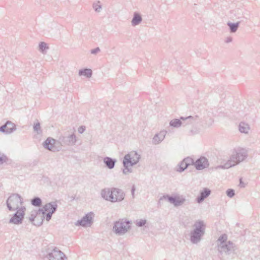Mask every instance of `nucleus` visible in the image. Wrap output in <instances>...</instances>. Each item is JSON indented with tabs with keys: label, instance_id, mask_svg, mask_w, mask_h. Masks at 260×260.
<instances>
[{
	"label": "nucleus",
	"instance_id": "obj_1",
	"mask_svg": "<svg viewBox=\"0 0 260 260\" xmlns=\"http://www.w3.org/2000/svg\"><path fill=\"white\" fill-rule=\"evenodd\" d=\"M101 196L105 200L112 202L121 201L124 199V194L117 188L104 190Z\"/></svg>",
	"mask_w": 260,
	"mask_h": 260
},
{
	"label": "nucleus",
	"instance_id": "obj_2",
	"mask_svg": "<svg viewBox=\"0 0 260 260\" xmlns=\"http://www.w3.org/2000/svg\"><path fill=\"white\" fill-rule=\"evenodd\" d=\"M22 203V199L17 193L12 194L7 199L6 205L9 211L18 210Z\"/></svg>",
	"mask_w": 260,
	"mask_h": 260
},
{
	"label": "nucleus",
	"instance_id": "obj_3",
	"mask_svg": "<svg viewBox=\"0 0 260 260\" xmlns=\"http://www.w3.org/2000/svg\"><path fill=\"white\" fill-rule=\"evenodd\" d=\"M43 209H39L38 210H34L31 211L30 217H29V220L36 226H40L42 224L44 219V212Z\"/></svg>",
	"mask_w": 260,
	"mask_h": 260
},
{
	"label": "nucleus",
	"instance_id": "obj_4",
	"mask_svg": "<svg viewBox=\"0 0 260 260\" xmlns=\"http://www.w3.org/2000/svg\"><path fill=\"white\" fill-rule=\"evenodd\" d=\"M130 228L129 222L125 219L116 221L113 226V231L117 234H123Z\"/></svg>",
	"mask_w": 260,
	"mask_h": 260
},
{
	"label": "nucleus",
	"instance_id": "obj_5",
	"mask_svg": "<svg viewBox=\"0 0 260 260\" xmlns=\"http://www.w3.org/2000/svg\"><path fill=\"white\" fill-rule=\"evenodd\" d=\"M45 148L53 152L59 151L60 150V144L59 141H56L55 139L48 138L43 143Z\"/></svg>",
	"mask_w": 260,
	"mask_h": 260
},
{
	"label": "nucleus",
	"instance_id": "obj_6",
	"mask_svg": "<svg viewBox=\"0 0 260 260\" xmlns=\"http://www.w3.org/2000/svg\"><path fill=\"white\" fill-rule=\"evenodd\" d=\"M25 210L24 207H21L10 218L9 223L17 225L21 224L24 217Z\"/></svg>",
	"mask_w": 260,
	"mask_h": 260
},
{
	"label": "nucleus",
	"instance_id": "obj_7",
	"mask_svg": "<svg viewBox=\"0 0 260 260\" xmlns=\"http://www.w3.org/2000/svg\"><path fill=\"white\" fill-rule=\"evenodd\" d=\"M139 156L136 152H131L125 156L123 165L126 168L136 164L139 160Z\"/></svg>",
	"mask_w": 260,
	"mask_h": 260
},
{
	"label": "nucleus",
	"instance_id": "obj_8",
	"mask_svg": "<svg viewBox=\"0 0 260 260\" xmlns=\"http://www.w3.org/2000/svg\"><path fill=\"white\" fill-rule=\"evenodd\" d=\"M46 257L48 260H67V257L64 253L56 247L49 252Z\"/></svg>",
	"mask_w": 260,
	"mask_h": 260
},
{
	"label": "nucleus",
	"instance_id": "obj_9",
	"mask_svg": "<svg viewBox=\"0 0 260 260\" xmlns=\"http://www.w3.org/2000/svg\"><path fill=\"white\" fill-rule=\"evenodd\" d=\"M60 147L62 145L72 146L75 144L76 142V136L74 134L68 136H62L59 138Z\"/></svg>",
	"mask_w": 260,
	"mask_h": 260
},
{
	"label": "nucleus",
	"instance_id": "obj_10",
	"mask_svg": "<svg viewBox=\"0 0 260 260\" xmlns=\"http://www.w3.org/2000/svg\"><path fill=\"white\" fill-rule=\"evenodd\" d=\"M15 129V124L10 121H7L4 125L0 127V132L6 134H10Z\"/></svg>",
	"mask_w": 260,
	"mask_h": 260
},
{
	"label": "nucleus",
	"instance_id": "obj_11",
	"mask_svg": "<svg viewBox=\"0 0 260 260\" xmlns=\"http://www.w3.org/2000/svg\"><path fill=\"white\" fill-rule=\"evenodd\" d=\"M92 219L91 214H87L81 219L78 220L75 224L77 226L80 225L82 226H90L92 222Z\"/></svg>",
	"mask_w": 260,
	"mask_h": 260
},
{
	"label": "nucleus",
	"instance_id": "obj_12",
	"mask_svg": "<svg viewBox=\"0 0 260 260\" xmlns=\"http://www.w3.org/2000/svg\"><path fill=\"white\" fill-rule=\"evenodd\" d=\"M57 208V204L56 202H52L46 204L42 209L44 210V214L45 212H51L54 213Z\"/></svg>",
	"mask_w": 260,
	"mask_h": 260
},
{
	"label": "nucleus",
	"instance_id": "obj_13",
	"mask_svg": "<svg viewBox=\"0 0 260 260\" xmlns=\"http://www.w3.org/2000/svg\"><path fill=\"white\" fill-rule=\"evenodd\" d=\"M194 165L198 170H202L207 167L209 166V163L206 158L201 157L196 161Z\"/></svg>",
	"mask_w": 260,
	"mask_h": 260
},
{
	"label": "nucleus",
	"instance_id": "obj_14",
	"mask_svg": "<svg viewBox=\"0 0 260 260\" xmlns=\"http://www.w3.org/2000/svg\"><path fill=\"white\" fill-rule=\"evenodd\" d=\"M164 199H167L169 202L173 204L174 206H177L181 205L184 202V199L179 196L173 197H164Z\"/></svg>",
	"mask_w": 260,
	"mask_h": 260
},
{
	"label": "nucleus",
	"instance_id": "obj_15",
	"mask_svg": "<svg viewBox=\"0 0 260 260\" xmlns=\"http://www.w3.org/2000/svg\"><path fill=\"white\" fill-rule=\"evenodd\" d=\"M204 231V225L202 222L198 221L195 224V230L194 232V236H197L198 235L200 236L203 233Z\"/></svg>",
	"mask_w": 260,
	"mask_h": 260
},
{
	"label": "nucleus",
	"instance_id": "obj_16",
	"mask_svg": "<svg viewBox=\"0 0 260 260\" xmlns=\"http://www.w3.org/2000/svg\"><path fill=\"white\" fill-rule=\"evenodd\" d=\"M193 163V160L192 158L190 157H187L183 159L181 162L180 163V171H182L184 169H185L188 166L192 164Z\"/></svg>",
	"mask_w": 260,
	"mask_h": 260
},
{
	"label": "nucleus",
	"instance_id": "obj_17",
	"mask_svg": "<svg viewBox=\"0 0 260 260\" xmlns=\"http://www.w3.org/2000/svg\"><path fill=\"white\" fill-rule=\"evenodd\" d=\"M78 74L80 76H84L89 78L92 76V71L90 69H82L79 71Z\"/></svg>",
	"mask_w": 260,
	"mask_h": 260
},
{
	"label": "nucleus",
	"instance_id": "obj_18",
	"mask_svg": "<svg viewBox=\"0 0 260 260\" xmlns=\"http://www.w3.org/2000/svg\"><path fill=\"white\" fill-rule=\"evenodd\" d=\"M210 193V190L208 189H205L203 191L201 192V197L198 198V202H201L205 198L208 197Z\"/></svg>",
	"mask_w": 260,
	"mask_h": 260
},
{
	"label": "nucleus",
	"instance_id": "obj_19",
	"mask_svg": "<svg viewBox=\"0 0 260 260\" xmlns=\"http://www.w3.org/2000/svg\"><path fill=\"white\" fill-rule=\"evenodd\" d=\"M42 200L39 197H35L31 200L32 205L36 207H40L42 205Z\"/></svg>",
	"mask_w": 260,
	"mask_h": 260
},
{
	"label": "nucleus",
	"instance_id": "obj_20",
	"mask_svg": "<svg viewBox=\"0 0 260 260\" xmlns=\"http://www.w3.org/2000/svg\"><path fill=\"white\" fill-rule=\"evenodd\" d=\"M235 159H236L235 157H233L231 158V160H229V163L226 164L224 166V168H229L232 166H234L235 165H237L238 163H239V161L238 160H235Z\"/></svg>",
	"mask_w": 260,
	"mask_h": 260
},
{
	"label": "nucleus",
	"instance_id": "obj_21",
	"mask_svg": "<svg viewBox=\"0 0 260 260\" xmlns=\"http://www.w3.org/2000/svg\"><path fill=\"white\" fill-rule=\"evenodd\" d=\"M39 50L42 53H45L46 50L49 49L47 44L43 42H41L39 45Z\"/></svg>",
	"mask_w": 260,
	"mask_h": 260
},
{
	"label": "nucleus",
	"instance_id": "obj_22",
	"mask_svg": "<svg viewBox=\"0 0 260 260\" xmlns=\"http://www.w3.org/2000/svg\"><path fill=\"white\" fill-rule=\"evenodd\" d=\"M104 162L110 169L113 168L115 164V162L112 159L108 157L105 158Z\"/></svg>",
	"mask_w": 260,
	"mask_h": 260
},
{
	"label": "nucleus",
	"instance_id": "obj_23",
	"mask_svg": "<svg viewBox=\"0 0 260 260\" xmlns=\"http://www.w3.org/2000/svg\"><path fill=\"white\" fill-rule=\"evenodd\" d=\"M141 21V17L140 15L136 14L132 20V24L134 25L138 24Z\"/></svg>",
	"mask_w": 260,
	"mask_h": 260
},
{
	"label": "nucleus",
	"instance_id": "obj_24",
	"mask_svg": "<svg viewBox=\"0 0 260 260\" xmlns=\"http://www.w3.org/2000/svg\"><path fill=\"white\" fill-rule=\"evenodd\" d=\"M8 160V158L7 156L0 152V166L7 162Z\"/></svg>",
	"mask_w": 260,
	"mask_h": 260
},
{
	"label": "nucleus",
	"instance_id": "obj_25",
	"mask_svg": "<svg viewBox=\"0 0 260 260\" xmlns=\"http://www.w3.org/2000/svg\"><path fill=\"white\" fill-rule=\"evenodd\" d=\"M34 129L35 132L39 134L41 133L42 131L41 129L40 123L39 122H37L36 123H35L34 125Z\"/></svg>",
	"mask_w": 260,
	"mask_h": 260
},
{
	"label": "nucleus",
	"instance_id": "obj_26",
	"mask_svg": "<svg viewBox=\"0 0 260 260\" xmlns=\"http://www.w3.org/2000/svg\"><path fill=\"white\" fill-rule=\"evenodd\" d=\"M181 122L179 119H174L170 122L171 125L174 127H178L181 125Z\"/></svg>",
	"mask_w": 260,
	"mask_h": 260
},
{
	"label": "nucleus",
	"instance_id": "obj_27",
	"mask_svg": "<svg viewBox=\"0 0 260 260\" xmlns=\"http://www.w3.org/2000/svg\"><path fill=\"white\" fill-rule=\"evenodd\" d=\"M239 129L241 132L247 133L249 130V128L247 125L243 124L240 125Z\"/></svg>",
	"mask_w": 260,
	"mask_h": 260
},
{
	"label": "nucleus",
	"instance_id": "obj_28",
	"mask_svg": "<svg viewBox=\"0 0 260 260\" xmlns=\"http://www.w3.org/2000/svg\"><path fill=\"white\" fill-rule=\"evenodd\" d=\"M53 214L54 213L51 212H45V218H46L47 221H49L51 219Z\"/></svg>",
	"mask_w": 260,
	"mask_h": 260
},
{
	"label": "nucleus",
	"instance_id": "obj_29",
	"mask_svg": "<svg viewBox=\"0 0 260 260\" xmlns=\"http://www.w3.org/2000/svg\"><path fill=\"white\" fill-rule=\"evenodd\" d=\"M146 221L145 220L140 219L137 221V225L139 226H142L143 225H144L146 224Z\"/></svg>",
	"mask_w": 260,
	"mask_h": 260
},
{
	"label": "nucleus",
	"instance_id": "obj_30",
	"mask_svg": "<svg viewBox=\"0 0 260 260\" xmlns=\"http://www.w3.org/2000/svg\"><path fill=\"white\" fill-rule=\"evenodd\" d=\"M232 31L234 32L236 30L238 25L235 24H231L229 25Z\"/></svg>",
	"mask_w": 260,
	"mask_h": 260
},
{
	"label": "nucleus",
	"instance_id": "obj_31",
	"mask_svg": "<svg viewBox=\"0 0 260 260\" xmlns=\"http://www.w3.org/2000/svg\"><path fill=\"white\" fill-rule=\"evenodd\" d=\"M227 195L230 197H232L234 195V190H228L227 191Z\"/></svg>",
	"mask_w": 260,
	"mask_h": 260
},
{
	"label": "nucleus",
	"instance_id": "obj_32",
	"mask_svg": "<svg viewBox=\"0 0 260 260\" xmlns=\"http://www.w3.org/2000/svg\"><path fill=\"white\" fill-rule=\"evenodd\" d=\"M85 129V126H81L78 128V132L80 134L83 133Z\"/></svg>",
	"mask_w": 260,
	"mask_h": 260
},
{
	"label": "nucleus",
	"instance_id": "obj_33",
	"mask_svg": "<svg viewBox=\"0 0 260 260\" xmlns=\"http://www.w3.org/2000/svg\"><path fill=\"white\" fill-rule=\"evenodd\" d=\"M91 53L92 54H96V53H98V47L91 50Z\"/></svg>",
	"mask_w": 260,
	"mask_h": 260
},
{
	"label": "nucleus",
	"instance_id": "obj_34",
	"mask_svg": "<svg viewBox=\"0 0 260 260\" xmlns=\"http://www.w3.org/2000/svg\"><path fill=\"white\" fill-rule=\"evenodd\" d=\"M93 8L94 9L95 11H98V4L95 3H93Z\"/></svg>",
	"mask_w": 260,
	"mask_h": 260
},
{
	"label": "nucleus",
	"instance_id": "obj_35",
	"mask_svg": "<svg viewBox=\"0 0 260 260\" xmlns=\"http://www.w3.org/2000/svg\"><path fill=\"white\" fill-rule=\"evenodd\" d=\"M226 239V237L225 235H223L219 239V240H220V241L223 240V241H224Z\"/></svg>",
	"mask_w": 260,
	"mask_h": 260
},
{
	"label": "nucleus",
	"instance_id": "obj_36",
	"mask_svg": "<svg viewBox=\"0 0 260 260\" xmlns=\"http://www.w3.org/2000/svg\"><path fill=\"white\" fill-rule=\"evenodd\" d=\"M127 172H128V171L124 170V172L125 173H127Z\"/></svg>",
	"mask_w": 260,
	"mask_h": 260
},
{
	"label": "nucleus",
	"instance_id": "obj_37",
	"mask_svg": "<svg viewBox=\"0 0 260 260\" xmlns=\"http://www.w3.org/2000/svg\"><path fill=\"white\" fill-rule=\"evenodd\" d=\"M9 126L11 127L12 126L11 125H9Z\"/></svg>",
	"mask_w": 260,
	"mask_h": 260
}]
</instances>
